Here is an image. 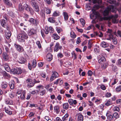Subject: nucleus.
I'll use <instances>...</instances> for the list:
<instances>
[{
  "instance_id": "1",
  "label": "nucleus",
  "mask_w": 121,
  "mask_h": 121,
  "mask_svg": "<svg viewBox=\"0 0 121 121\" xmlns=\"http://www.w3.org/2000/svg\"><path fill=\"white\" fill-rule=\"evenodd\" d=\"M18 7L20 10H23L24 9L28 12H30L31 14L33 13V10L32 9L30 6L27 5L25 2H23L22 4H20Z\"/></svg>"
},
{
  "instance_id": "2",
  "label": "nucleus",
  "mask_w": 121,
  "mask_h": 121,
  "mask_svg": "<svg viewBox=\"0 0 121 121\" xmlns=\"http://www.w3.org/2000/svg\"><path fill=\"white\" fill-rule=\"evenodd\" d=\"M116 10V7L112 5H111L108 7L104 11L103 14L104 16H106L108 14L109 12L112 11V12H115Z\"/></svg>"
},
{
  "instance_id": "3",
  "label": "nucleus",
  "mask_w": 121,
  "mask_h": 121,
  "mask_svg": "<svg viewBox=\"0 0 121 121\" xmlns=\"http://www.w3.org/2000/svg\"><path fill=\"white\" fill-rule=\"evenodd\" d=\"M17 38L19 41L22 42H24L25 39H27L28 37L26 32L23 31L18 35Z\"/></svg>"
},
{
  "instance_id": "4",
  "label": "nucleus",
  "mask_w": 121,
  "mask_h": 121,
  "mask_svg": "<svg viewBox=\"0 0 121 121\" xmlns=\"http://www.w3.org/2000/svg\"><path fill=\"white\" fill-rule=\"evenodd\" d=\"M26 83L27 84V87L28 88L32 87L35 84L33 81L30 78H28L26 80Z\"/></svg>"
},
{
  "instance_id": "5",
  "label": "nucleus",
  "mask_w": 121,
  "mask_h": 121,
  "mask_svg": "<svg viewBox=\"0 0 121 121\" xmlns=\"http://www.w3.org/2000/svg\"><path fill=\"white\" fill-rule=\"evenodd\" d=\"M22 70L20 68H13L11 70V73L13 74H20L22 73Z\"/></svg>"
},
{
  "instance_id": "6",
  "label": "nucleus",
  "mask_w": 121,
  "mask_h": 121,
  "mask_svg": "<svg viewBox=\"0 0 121 121\" xmlns=\"http://www.w3.org/2000/svg\"><path fill=\"white\" fill-rule=\"evenodd\" d=\"M29 21L32 25L35 26H37L38 24V21L37 19H34L33 18H31L29 19Z\"/></svg>"
},
{
  "instance_id": "7",
  "label": "nucleus",
  "mask_w": 121,
  "mask_h": 121,
  "mask_svg": "<svg viewBox=\"0 0 121 121\" xmlns=\"http://www.w3.org/2000/svg\"><path fill=\"white\" fill-rule=\"evenodd\" d=\"M117 14H116L114 15H112L110 16V17L112 19V22L114 23H117L118 22V20L117 19L118 17Z\"/></svg>"
},
{
  "instance_id": "8",
  "label": "nucleus",
  "mask_w": 121,
  "mask_h": 121,
  "mask_svg": "<svg viewBox=\"0 0 121 121\" xmlns=\"http://www.w3.org/2000/svg\"><path fill=\"white\" fill-rule=\"evenodd\" d=\"M59 76L58 73L56 72H53L50 78L51 81H53L56 78L58 77Z\"/></svg>"
},
{
  "instance_id": "9",
  "label": "nucleus",
  "mask_w": 121,
  "mask_h": 121,
  "mask_svg": "<svg viewBox=\"0 0 121 121\" xmlns=\"http://www.w3.org/2000/svg\"><path fill=\"white\" fill-rule=\"evenodd\" d=\"M6 20L4 19H1L0 20V22L2 26L4 28H5L7 25V19L5 18Z\"/></svg>"
},
{
  "instance_id": "10",
  "label": "nucleus",
  "mask_w": 121,
  "mask_h": 121,
  "mask_svg": "<svg viewBox=\"0 0 121 121\" xmlns=\"http://www.w3.org/2000/svg\"><path fill=\"white\" fill-rule=\"evenodd\" d=\"M5 112L8 115H11L12 114V112L11 110L12 109L10 106H8L7 107H5Z\"/></svg>"
},
{
  "instance_id": "11",
  "label": "nucleus",
  "mask_w": 121,
  "mask_h": 121,
  "mask_svg": "<svg viewBox=\"0 0 121 121\" xmlns=\"http://www.w3.org/2000/svg\"><path fill=\"white\" fill-rule=\"evenodd\" d=\"M62 48V46L60 45L59 43L57 42L55 46L54 50L55 51L57 52L59 50L61 49Z\"/></svg>"
},
{
  "instance_id": "12",
  "label": "nucleus",
  "mask_w": 121,
  "mask_h": 121,
  "mask_svg": "<svg viewBox=\"0 0 121 121\" xmlns=\"http://www.w3.org/2000/svg\"><path fill=\"white\" fill-rule=\"evenodd\" d=\"M26 93L25 91H22V92L21 94L19 96L17 95L18 98L19 99H23L25 98V95Z\"/></svg>"
},
{
  "instance_id": "13",
  "label": "nucleus",
  "mask_w": 121,
  "mask_h": 121,
  "mask_svg": "<svg viewBox=\"0 0 121 121\" xmlns=\"http://www.w3.org/2000/svg\"><path fill=\"white\" fill-rule=\"evenodd\" d=\"M14 46L17 50L18 51L22 52L23 51V48L20 45L17 44H15Z\"/></svg>"
},
{
  "instance_id": "14",
  "label": "nucleus",
  "mask_w": 121,
  "mask_h": 121,
  "mask_svg": "<svg viewBox=\"0 0 121 121\" xmlns=\"http://www.w3.org/2000/svg\"><path fill=\"white\" fill-rule=\"evenodd\" d=\"M77 121H83V117L82 115L80 113L76 115Z\"/></svg>"
},
{
  "instance_id": "15",
  "label": "nucleus",
  "mask_w": 121,
  "mask_h": 121,
  "mask_svg": "<svg viewBox=\"0 0 121 121\" xmlns=\"http://www.w3.org/2000/svg\"><path fill=\"white\" fill-rule=\"evenodd\" d=\"M5 70L8 72H10L11 73V70L8 64L5 63L3 65Z\"/></svg>"
},
{
  "instance_id": "16",
  "label": "nucleus",
  "mask_w": 121,
  "mask_h": 121,
  "mask_svg": "<svg viewBox=\"0 0 121 121\" xmlns=\"http://www.w3.org/2000/svg\"><path fill=\"white\" fill-rule=\"evenodd\" d=\"M68 102L71 105H72L73 104L75 105L77 103V102L76 100H73L71 99H69Z\"/></svg>"
},
{
  "instance_id": "17",
  "label": "nucleus",
  "mask_w": 121,
  "mask_h": 121,
  "mask_svg": "<svg viewBox=\"0 0 121 121\" xmlns=\"http://www.w3.org/2000/svg\"><path fill=\"white\" fill-rule=\"evenodd\" d=\"M8 83L5 81L2 82L1 84V87L2 89H6Z\"/></svg>"
},
{
  "instance_id": "18",
  "label": "nucleus",
  "mask_w": 121,
  "mask_h": 121,
  "mask_svg": "<svg viewBox=\"0 0 121 121\" xmlns=\"http://www.w3.org/2000/svg\"><path fill=\"white\" fill-rule=\"evenodd\" d=\"M1 73L3 77L6 78H9L10 77L9 74L7 73L5 71H2L1 72Z\"/></svg>"
},
{
  "instance_id": "19",
  "label": "nucleus",
  "mask_w": 121,
  "mask_h": 121,
  "mask_svg": "<svg viewBox=\"0 0 121 121\" xmlns=\"http://www.w3.org/2000/svg\"><path fill=\"white\" fill-rule=\"evenodd\" d=\"M4 3L7 6H11L12 5V3L9 0H3Z\"/></svg>"
},
{
  "instance_id": "20",
  "label": "nucleus",
  "mask_w": 121,
  "mask_h": 121,
  "mask_svg": "<svg viewBox=\"0 0 121 121\" xmlns=\"http://www.w3.org/2000/svg\"><path fill=\"white\" fill-rule=\"evenodd\" d=\"M26 60L23 57H21L19 59L18 62L20 64H24L26 61Z\"/></svg>"
},
{
  "instance_id": "21",
  "label": "nucleus",
  "mask_w": 121,
  "mask_h": 121,
  "mask_svg": "<svg viewBox=\"0 0 121 121\" xmlns=\"http://www.w3.org/2000/svg\"><path fill=\"white\" fill-rule=\"evenodd\" d=\"M11 32L9 31L5 32V37L7 39H9L11 36Z\"/></svg>"
},
{
  "instance_id": "22",
  "label": "nucleus",
  "mask_w": 121,
  "mask_h": 121,
  "mask_svg": "<svg viewBox=\"0 0 121 121\" xmlns=\"http://www.w3.org/2000/svg\"><path fill=\"white\" fill-rule=\"evenodd\" d=\"M36 30L33 29H31L29 30L28 31V34L30 36L34 34L36 32Z\"/></svg>"
},
{
  "instance_id": "23",
  "label": "nucleus",
  "mask_w": 121,
  "mask_h": 121,
  "mask_svg": "<svg viewBox=\"0 0 121 121\" xmlns=\"http://www.w3.org/2000/svg\"><path fill=\"white\" fill-rule=\"evenodd\" d=\"M15 82L13 80H11L9 83V85L10 88L13 89L14 88Z\"/></svg>"
},
{
  "instance_id": "24",
  "label": "nucleus",
  "mask_w": 121,
  "mask_h": 121,
  "mask_svg": "<svg viewBox=\"0 0 121 121\" xmlns=\"http://www.w3.org/2000/svg\"><path fill=\"white\" fill-rule=\"evenodd\" d=\"M110 37V38H112V39L114 44H117V41L116 38L114 37L112 35H111Z\"/></svg>"
},
{
  "instance_id": "25",
  "label": "nucleus",
  "mask_w": 121,
  "mask_h": 121,
  "mask_svg": "<svg viewBox=\"0 0 121 121\" xmlns=\"http://www.w3.org/2000/svg\"><path fill=\"white\" fill-rule=\"evenodd\" d=\"M108 3L111 4H114V6H116L119 5V3L117 2L115 0H109L108 1Z\"/></svg>"
},
{
  "instance_id": "26",
  "label": "nucleus",
  "mask_w": 121,
  "mask_h": 121,
  "mask_svg": "<svg viewBox=\"0 0 121 121\" xmlns=\"http://www.w3.org/2000/svg\"><path fill=\"white\" fill-rule=\"evenodd\" d=\"M106 116L107 117L109 121H112L113 119V117L112 115H110L108 113H107Z\"/></svg>"
},
{
  "instance_id": "27",
  "label": "nucleus",
  "mask_w": 121,
  "mask_h": 121,
  "mask_svg": "<svg viewBox=\"0 0 121 121\" xmlns=\"http://www.w3.org/2000/svg\"><path fill=\"white\" fill-rule=\"evenodd\" d=\"M39 93L40 95H44L46 92V90L44 88L39 90Z\"/></svg>"
},
{
  "instance_id": "28",
  "label": "nucleus",
  "mask_w": 121,
  "mask_h": 121,
  "mask_svg": "<svg viewBox=\"0 0 121 121\" xmlns=\"http://www.w3.org/2000/svg\"><path fill=\"white\" fill-rule=\"evenodd\" d=\"M3 58L5 60H8L9 59L8 55L5 52H3Z\"/></svg>"
},
{
  "instance_id": "29",
  "label": "nucleus",
  "mask_w": 121,
  "mask_h": 121,
  "mask_svg": "<svg viewBox=\"0 0 121 121\" xmlns=\"http://www.w3.org/2000/svg\"><path fill=\"white\" fill-rule=\"evenodd\" d=\"M100 46L103 48H106L108 46V43L104 41H103L100 44Z\"/></svg>"
},
{
  "instance_id": "30",
  "label": "nucleus",
  "mask_w": 121,
  "mask_h": 121,
  "mask_svg": "<svg viewBox=\"0 0 121 121\" xmlns=\"http://www.w3.org/2000/svg\"><path fill=\"white\" fill-rule=\"evenodd\" d=\"M108 64L107 62H105L102 64L101 65V67L103 69H105L108 66Z\"/></svg>"
},
{
  "instance_id": "31",
  "label": "nucleus",
  "mask_w": 121,
  "mask_h": 121,
  "mask_svg": "<svg viewBox=\"0 0 121 121\" xmlns=\"http://www.w3.org/2000/svg\"><path fill=\"white\" fill-rule=\"evenodd\" d=\"M5 103L7 104H12L13 102V101L9 99H6L5 100Z\"/></svg>"
},
{
  "instance_id": "32",
  "label": "nucleus",
  "mask_w": 121,
  "mask_h": 121,
  "mask_svg": "<svg viewBox=\"0 0 121 121\" xmlns=\"http://www.w3.org/2000/svg\"><path fill=\"white\" fill-rule=\"evenodd\" d=\"M54 110L55 112H56V114H58L60 112L59 107L58 106H55L54 107Z\"/></svg>"
},
{
  "instance_id": "33",
  "label": "nucleus",
  "mask_w": 121,
  "mask_h": 121,
  "mask_svg": "<svg viewBox=\"0 0 121 121\" xmlns=\"http://www.w3.org/2000/svg\"><path fill=\"white\" fill-rule=\"evenodd\" d=\"M105 61L106 60L105 58L104 57H101V58L99 59L98 62L102 64L106 62Z\"/></svg>"
},
{
  "instance_id": "34",
  "label": "nucleus",
  "mask_w": 121,
  "mask_h": 121,
  "mask_svg": "<svg viewBox=\"0 0 121 121\" xmlns=\"http://www.w3.org/2000/svg\"><path fill=\"white\" fill-rule=\"evenodd\" d=\"M63 108L65 110H67L69 108V105L68 103H66L63 104Z\"/></svg>"
},
{
  "instance_id": "35",
  "label": "nucleus",
  "mask_w": 121,
  "mask_h": 121,
  "mask_svg": "<svg viewBox=\"0 0 121 121\" xmlns=\"http://www.w3.org/2000/svg\"><path fill=\"white\" fill-rule=\"evenodd\" d=\"M86 1L89 0L90 2H92L94 3H97L99 4L101 3L102 2V0H98L97 1V0H85Z\"/></svg>"
},
{
  "instance_id": "36",
  "label": "nucleus",
  "mask_w": 121,
  "mask_h": 121,
  "mask_svg": "<svg viewBox=\"0 0 121 121\" xmlns=\"http://www.w3.org/2000/svg\"><path fill=\"white\" fill-rule=\"evenodd\" d=\"M69 115L68 114H66L62 118V120L63 121H67L68 119Z\"/></svg>"
},
{
  "instance_id": "37",
  "label": "nucleus",
  "mask_w": 121,
  "mask_h": 121,
  "mask_svg": "<svg viewBox=\"0 0 121 121\" xmlns=\"http://www.w3.org/2000/svg\"><path fill=\"white\" fill-rule=\"evenodd\" d=\"M40 14L42 18L44 19L45 17V10H42L40 12Z\"/></svg>"
},
{
  "instance_id": "38",
  "label": "nucleus",
  "mask_w": 121,
  "mask_h": 121,
  "mask_svg": "<svg viewBox=\"0 0 121 121\" xmlns=\"http://www.w3.org/2000/svg\"><path fill=\"white\" fill-rule=\"evenodd\" d=\"M63 14L64 16L65 20L66 21L67 20L68 17L67 13L65 12H63Z\"/></svg>"
},
{
  "instance_id": "39",
  "label": "nucleus",
  "mask_w": 121,
  "mask_h": 121,
  "mask_svg": "<svg viewBox=\"0 0 121 121\" xmlns=\"http://www.w3.org/2000/svg\"><path fill=\"white\" fill-rule=\"evenodd\" d=\"M47 59H48L49 61L52 60V55L50 53L48 54L47 56Z\"/></svg>"
},
{
  "instance_id": "40",
  "label": "nucleus",
  "mask_w": 121,
  "mask_h": 121,
  "mask_svg": "<svg viewBox=\"0 0 121 121\" xmlns=\"http://www.w3.org/2000/svg\"><path fill=\"white\" fill-rule=\"evenodd\" d=\"M36 61L35 60H34L32 62V67L34 68L35 67L36 65Z\"/></svg>"
},
{
  "instance_id": "41",
  "label": "nucleus",
  "mask_w": 121,
  "mask_h": 121,
  "mask_svg": "<svg viewBox=\"0 0 121 121\" xmlns=\"http://www.w3.org/2000/svg\"><path fill=\"white\" fill-rule=\"evenodd\" d=\"M52 37H53V39L56 40H57L59 39L60 37L56 34H54L52 35Z\"/></svg>"
},
{
  "instance_id": "42",
  "label": "nucleus",
  "mask_w": 121,
  "mask_h": 121,
  "mask_svg": "<svg viewBox=\"0 0 121 121\" xmlns=\"http://www.w3.org/2000/svg\"><path fill=\"white\" fill-rule=\"evenodd\" d=\"M60 13L59 11H54L53 14V16L54 17H56L59 15Z\"/></svg>"
},
{
  "instance_id": "43",
  "label": "nucleus",
  "mask_w": 121,
  "mask_h": 121,
  "mask_svg": "<svg viewBox=\"0 0 121 121\" xmlns=\"http://www.w3.org/2000/svg\"><path fill=\"white\" fill-rule=\"evenodd\" d=\"M112 104V103L110 100L107 101L105 104V105L107 106H108Z\"/></svg>"
},
{
  "instance_id": "44",
  "label": "nucleus",
  "mask_w": 121,
  "mask_h": 121,
  "mask_svg": "<svg viewBox=\"0 0 121 121\" xmlns=\"http://www.w3.org/2000/svg\"><path fill=\"white\" fill-rule=\"evenodd\" d=\"M48 21L52 23H54L55 22V19L53 18L50 17L48 19Z\"/></svg>"
},
{
  "instance_id": "45",
  "label": "nucleus",
  "mask_w": 121,
  "mask_h": 121,
  "mask_svg": "<svg viewBox=\"0 0 121 121\" xmlns=\"http://www.w3.org/2000/svg\"><path fill=\"white\" fill-rule=\"evenodd\" d=\"M113 116L116 118L117 119L119 117V116L118 113L117 112H115L113 114Z\"/></svg>"
},
{
  "instance_id": "46",
  "label": "nucleus",
  "mask_w": 121,
  "mask_h": 121,
  "mask_svg": "<svg viewBox=\"0 0 121 121\" xmlns=\"http://www.w3.org/2000/svg\"><path fill=\"white\" fill-rule=\"evenodd\" d=\"M70 35L71 37L75 38L76 37V35L75 33L73 31H71L70 32Z\"/></svg>"
},
{
  "instance_id": "47",
  "label": "nucleus",
  "mask_w": 121,
  "mask_h": 121,
  "mask_svg": "<svg viewBox=\"0 0 121 121\" xmlns=\"http://www.w3.org/2000/svg\"><path fill=\"white\" fill-rule=\"evenodd\" d=\"M116 91L119 92L121 91V85H119L117 87L116 89Z\"/></svg>"
},
{
  "instance_id": "48",
  "label": "nucleus",
  "mask_w": 121,
  "mask_h": 121,
  "mask_svg": "<svg viewBox=\"0 0 121 121\" xmlns=\"http://www.w3.org/2000/svg\"><path fill=\"white\" fill-rule=\"evenodd\" d=\"M100 86V88L102 90H104L106 89V87L104 85L102 84H101L99 85Z\"/></svg>"
},
{
  "instance_id": "49",
  "label": "nucleus",
  "mask_w": 121,
  "mask_h": 121,
  "mask_svg": "<svg viewBox=\"0 0 121 121\" xmlns=\"http://www.w3.org/2000/svg\"><path fill=\"white\" fill-rule=\"evenodd\" d=\"M36 43L38 48H41V46L40 41H37L36 42Z\"/></svg>"
},
{
  "instance_id": "50",
  "label": "nucleus",
  "mask_w": 121,
  "mask_h": 121,
  "mask_svg": "<svg viewBox=\"0 0 121 121\" xmlns=\"http://www.w3.org/2000/svg\"><path fill=\"white\" fill-rule=\"evenodd\" d=\"M71 54L72 55V57H73L74 56V57L73 59L74 60L76 59L77 58V55L73 51L71 53Z\"/></svg>"
},
{
  "instance_id": "51",
  "label": "nucleus",
  "mask_w": 121,
  "mask_h": 121,
  "mask_svg": "<svg viewBox=\"0 0 121 121\" xmlns=\"http://www.w3.org/2000/svg\"><path fill=\"white\" fill-rule=\"evenodd\" d=\"M34 10L36 12H38L39 11V6L38 5H36L33 7Z\"/></svg>"
},
{
  "instance_id": "52",
  "label": "nucleus",
  "mask_w": 121,
  "mask_h": 121,
  "mask_svg": "<svg viewBox=\"0 0 121 121\" xmlns=\"http://www.w3.org/2000/svg\"><path fill=\"white\" fill-rule=\"evenodd\" d=\"M98 14H97L94 13H91L90 14V18L92 19H93L95 15H98Z\"/></svg>"
},
{
  "instance_id": "53",
  "label": "nucleus",
  "mask_w": 121,
  "mask_h": 121,
  "mask_svg": "<svg viewBox=\"0 0 121 121\" xmlns=\"http://www.w3.org/2000/svg\"><path fill=\"white\" fill-rule=\"evenodd\" d=\"M80 21L82 25V26H84L85 25V21L82 18H81L80 19Z\"/></svg>"
},
{
  "instance_id": "54",
  "label": "nucleus",
  "mask_w": 121,
  "mask_h": 121,
  "mask_svg": "<svg viewBox=\"0 0 121 121\" xmlns=\"http://www.w3.org/2000/svg\"><path fill=\"white\" fill-rule=\"evenodd\" d=\"M101 99H97L95 101V103L96 104H99L101 102Z\"/></svg>"
},
{
  "instance_id": "55",
  "label": "nucleus",
  "mask_w": 121,
  "mask_h": 121,
  "mask_svg": "<svg viewBox=\"0 0 121 121\" xmlns=\"http://www.w3.org/2000/svg\"><path fill=\"white\" fill-rule=\"evenodd\" d=\"M31 4L33 7L37 5L36 3H35V1L34 0H32L31 1Z\"/></svg>"
},
{
  "instance_id": "56",
  "label": "nucleus",
  "mask_w": 121,
  "mask_h": 121,
  "mask_svg": "<svg viewBox=\"0 0 121 121\" xmlns=\"http://www.w3.org/2000/svg\"><path fill=\"white\" fill-rule=\"evenodd\" d=\"M111 66L112 67V70L113 71H115L117 69L116 66L115 65H112Z\"/></svg>"
},
{
  "instance_id": "57",
  "label": "nucleus",
  "mask_w": 121,
  "mask_h": 121,
  "mask_svg": "<svg viewBox=\"0 0 121 121\" xmlns=\"http://www.w3.org/2000/svg\"><path fill=\"white\" fill-rule=\"evenodd\" d=\"M44 1L48 4H51L52 0H44Z\"/></svg>"
},
{
  "instance_id": "58",
  "label": "nucleus",
  "mask_w": 121,
  "mask_h": 121,
  "mask_svg": "<svg viewBox=\"0 0 121 121\" xmlns=\"http://www.w3.org/2000/svg\"><path fill=\"white\" fill-rule=\"evenodd\" d=\"M49 31L50 33H53L54 32L53 29L51 26L49 27Z\"/></svg>"
},
{
  "instance_id": "59",
  "label": "nucleus",
  "mask_w": 121,
  "mask_h": 121,
  "mask_svg": "<svg viewBox=\"0 0 121 121\" xmlns=\"http://www.w3.org/2000/svg\"><path fill=\"white\" fill-rule=\"evenodd\" d=\"M113 110L114 111H119V108L118 107H115L113 108Z\"/></svg>"
},
{
  "instance_id": "60",
  "label": "nucleus",
  "mask_w": 121,
  "mask_h": 121,
  "mask_svg": "<svg viewBox=\"0 0 121 121\" xmlns=\"http://www.w3.org/2000/svg\"><path fill=\"white\" fill-rule=\"evenodd\" d=\"M45 31V34H47L48 33V27H46L44 30Z\"/></svg>"
},
{
  "instance_id": "61",
  "label": "nucleus",
  "mask_w": 121,
  "mask_h": 121,
  "mask_svg": "<svg viewBox=\"0 0 121 121\" xmlns=\"http://www.w3.org/2000/svg\"><path fill=\"white\" fill-rule=\"evenodd\" d=\"M15 94L13 92L9 94V96L11 98H13L14 97Z\"/></svg>"
},
{
  "instance_id": "62",
  "label": "nucleus",
  "mask_w": 121,
  "mask_h": 121,
  "mask_svg": "<svg viewBox=\"0 0 121 121\" xmlns=\"http://www.w3.org/2000/svg\"><path fill=\"white\" fill-rule=\"evenodd\" d=\"M46 13L47 14H50L51 13V11L50 9L48 8H47L46 10Z\"/></svg>"
},
{
  "instance_id": "63",
  "label": "nucleus",
  "mask_w": 121,
  "mask_h": 121,
  "mask_svg": "<svg viewBox=\"0 0 121 121\" xmlns=\"http://www.w3.org/2000/svg\"><path fill=\"white\" fill-rule=\"evenodd\" d=\"M117 65H121V59H119L117 61Z\"/></svg>"
},
{
  "instance_id": "64",
  "label": "nucleus",
  "mask_w": 121,
  "mask_h": 121,
  "mask_svg": "<svg viewBox=\"0 0 121 121\" xmlns=\"http://www.w3.org/2000/svg\"><path fill=\"white\" fill-rule=\"evenodd\" d=\"M117 36H119L121 38V31L118 30L117 32V35H116Z\"/></svg>"
}]
</instances>
